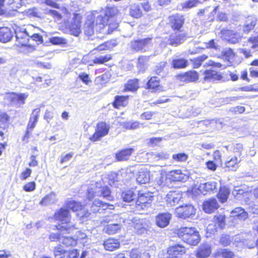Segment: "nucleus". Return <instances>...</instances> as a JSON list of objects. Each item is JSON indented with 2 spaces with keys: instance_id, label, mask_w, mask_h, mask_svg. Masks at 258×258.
Wrapping results in <instances>:
<instances>
[{
  "instance_id": "58836bf2",
  "label": "nucleus",
  "mask_w": 258,
  "mask_h": 258,
  "mask_svg": "<svg viewBox=\"0 0 258 258\" xmlns=\"http://www.w3.org/2000/svg\"><path fill=\"white\" fill-rule=\"evenodd\" d=\"M136 180L139 184H146L150 181V172L147 170L141 169L137 174Z\"/></svg>"
},
{
  "instance_id": "b1692460",
  "label": "nucleus",
  "mask_w": 258,
  "mask_h": 258,
  "mask_svg": "<svg viewBox=\"0 0 258 258\" xmlns=\"http://www.w3.org/2000/svg\"><path fill=\"white\" fill-rule=\"evenodd\" d=\"M171 217V215L168 212L159 213L156 216V224L159 227L164 228L169 224Z\"/></svg>"
},
{
  "instance_id": "8fccbe9b",
  "label": "nucleus",
  "mask_w": 258,
  "mask_h": 258,
  "mask_svg": "<svg viewBox=\"0 0 258 258\" xmlns=\"http://www.w3.org/2000/svg\"><path fill=\"white\" fill-rule=\"evenodd\" d=\"M235 55V52L231 48H226L223 50L221 52V56L229 62L233 59Z\"/></svg>"
},
{
  "instance_id": "473e14b6",
  "label": "nucleus",
  "mask_w": 258,
  "mask_h": 258,
  "mask_svg": "<svg viewBox=\"0 0 258 258\" xmlns=\"http://www.w3.org/2000/svg\"><path fill=\"white\" fill-rule=\"evenodd\" d=\"M103 245L105 250L112 251L119 248L120 242L117 239L109 238L104 241Z\"/></svg>"
},
{
  "instance_id": "bf43d9fd",
  "label": "nucleus",
  "mask_w": 258,
  "mask_h": 258,
  "mask_svg": "<svg viewBox=\"0 0 258 258\" xmlns=\"http://www.w3.org/2000/svg\"><path fill=\"white\" fill-rule=\"evenodd\" d=\"M49 41L54 45L66 44L67 42L65 38L58 36L51 37L49 39Z\"/></svg>"
},
{
  "instance_id": "c03bdc74",
  "label": "nucleus",
  "mask_w": 258,
  "mask_h": 258,
  "mask_svg": "<svg viewBox=\"0 0 258 258\" xmlns=\"http://www.w3.org/2000/svg\"><path fill=\"white\" fill-rule=\"evenodd\" d=\"M43 3L47 6L56 9H60L64 15H67L69 13L68 10L65 7H61L60 5L55 2L54 0H44Z\"/></svg>"
},
{
  "instance_id": "5701e85b",
  "label": "nucleus",
  "mask_w": 258,
  "mask_h": 258,
  "mask_svg": "<svg viewBox=\"0 0 258 258\" xmlns=\"http://www.w3.org/2000/svg\"><path fill=\"white\" fill-rule=\"evenodd\" d=\"M204 80L206 81H221L223 78L220 73L213 69L206 70L204 72Z\"/></svg>"
},
{
  "instance_id": "0eeeda50",
  "label": "nucleus",
  "mask_w": 258,
  "mask_h": 258,
  "mask_svg": "<svg viewBox=\"0 0 258 258\" xmlns=\"http://www.w3.org/2000/svg\"><path fill=\"white\" fill-rule=\"evenodd\" d=\"M16 38L18 42L17 46L20 48V52L28 53L35 50V46L29 44V37L26 30L24 31H16Z\"/></svg>"
},
{
  "instance_id": "dca6fc26",
  "label": "nucleus",
  "mask_w": 258,
  "mask_h": 258,
  "mask_svg": "<svg viewBox=\"0 0 258 258\" xmlns=\"http://www.w3.org/2000/svg\"><path fill=\"white\" fill-rule=\"evenodd\" d=\"M177 77L181 82L186 83H193L198 81L199 74L196 71L189 70L178 74Z\"/></svg>"
},
{
  "instance_id": "ddd939ff",
  "label": "nucleus",
  "mask_w": 258,
  "mask_h": 258,
  "mask_svg": "<svg viewBox=\"0 0 258 258\" xmlns=\"http://www.w3.org/2000/svg\"><path fill=\"white\" fill-rule=\"evenodd\" d=\"M145 88L151 93H157L163 91L161 79L157 76H149L145 84Z\"/></svg>"
},
{
  "instance_id": "c9c22d12",
  "label": "nucleus",
  "mask_w": 258,
  "mask_h": 258,
  "mask_svg": "<svg viewBox=\"0 0 258 258\" xmlns=\"http://www.w3.org/2000/svg\"><path fill=\"white\" fill-rule=\"evenodd\" d=\"M22 0H9L7 5L8 12L10 14V17L15 15L18 9L22 6Z\"/></svg>"
},
{
  "instance_id": "72a5a7b5",
  "label": "nucleus",
  "mask_w": 258,
  "mask_h": 258,
  "mask_svg": "<svg viewBox=\"0 0 258 258\" xmlns=\"http://www.w3.org/2000/svg\"><path fill=\"white\" fill-rule=\"evenodd\" d=\"M40 113V108L39 107L35 108L32 110L27 126V130L31 131L35 127L36 124L38 122Z\"/></svg>"
},
{
  "instance_id": "5fc2aeb1",
  "label": "nucleus",
  "mask_w": 258,
  "mask_h": 258,
  "mask_svg": "<svg viewBox=\"0 0 258 258\" xmlns=\"http://www.w3.org/2000/svg\"><path fill=\"white\" fill-rule=\"evenodd\" d=\"M216 255L222 258H233L234 254L228 249H222L217 251Z\"/></svg>"
},
{
  "instance_id": "a18cd8bd",
  "label": "nucleus",
  "mask_w": 258,
  "mask_h": 258,
  "mask_svg": "<svg viewBox=\"0 0 258 258\" xmlns=\"http://www.w3.org/2000/svg\"><path fill=\"white\" fill-rule=\"evenodd\" d=\"M239 162L240 161L236 157H232L229 160L225 162V168H227L228 170H235L239 166Z\"/></svg>"
},
{
  "instance_id": "3c124183",
  "label": "nucleus",
  "mask_w": 258,
  "mask_h": 258,
  "mask_svg": "<svg viewBox=\"0 0 258 258\" xmlns=\"http://www.w3.org/2000/svg\"><path fill=\"white\" fill-rule=\"evenodd\" d=\"M121 196L123 201L131 202L134 200L136 194L132 190L128 189L123 191Z\"/></svg>"
},
{
  "instance_id": "2eb2a0df",
  "label": "nucleus",
  "mask_w": 258,
  "mask_h": 258,
  "mask_svg": "<svg viewBox=\"0 0 258 258\" xmlns=\"http://www.w3.org/2000/svg\"><path fill=\"white\" fill-rule=\"evenodd\" d=\"M82 16L79 13L74 14L73 22L69 27L71 34L75 36H78L81 32V23Z\"/></svg>"
},
{
  "instance_id": "774afa93",
  "label": "nucleus",
  "mask_w": 258,
  "mask_h": 258,
  "mask_svg": "<svg viewBox=\"0 0 258 258\" xmlns=\"http://www.w3.org/2000/svg\"><path fill=\"white\" fill-rule=\"evenodd\" d=\"M247 42L252 43L251 48L255 49L258 47V35L255 36H251L247 39Z\"/></svg>"
},
{
  "instance_id": "680f3d73",
  "label": "nucleus",
  "mask_w": 258,
  "mask_h": 258,
  "mask_svg": "<svg viewBox=\"0 0 258 258\" xmlns=\"http://www.w3.org/2000/svg\"><path fill=\"white\" fill-rule=\"evenodd\" d=\"M5 0H0V16L6 17H10V14L8 12L7 7H5Z\"/></svg>"
},
{
  "instance_id": "f257e3e1",
  "label": "nucleus",
  "mask_w": 258,
  "mask_h": 258,
  "mask_svg": "<svg viewBox=\"0 0 258 258\" xmlns=\"http://www.w3.org/2000/svg\"><path fill=\"white\" fill-rule=\"evenodd\" d=\"M118 13L116 7H107L103 14L92 13L87 16L83 26L85 34L91 36L94 34L95 30L100 31L103 29L107 24V20Z\"/></svg>"
},
{
  "instance_id": "20e7f679",
  "label": "nucleus",
  "mask_w": 258,
  "mask_h": 258,
  "mask_svg": "<svg viewBox=\"0 0 258 258\" xmlns=\"http://www.w3.org/2000/svg\"><path fill=\"white\" fill-rule=\"evenodd\" d=\"M54 218L55 220L61 222L60 224L55 226L56 229L62 234L75 233L78 228L74 224H70L71 215L69 209L60 208L54 214Z\"/></svg>"
},
{
  "instance_id": "9d476101",
  "label": "nucleus",
  "mask_w": 258,
  "mask_h": 258,
  "mask_svg": "<svg viewBox=\"0 0 258 258\" xmlns=\"http://www.w3.org/2000/svg\"><path fill=\"white\" fill-rule=\"evenodd\" d=\"M28 94L26 93H17L14 92H8L5 94L4 100L10 105L15 104L23 105L25 103V100L28 97Z\"/></svg>"
},
{
  "instance_id": "09e8293b",
  "label": "nucleus",
  "mask_w": 258,
  "mask_h": 258,
  "mask_svg": "<svg viewBox=\"0 0 258 258\" xmlns=\"http://www.w3.org/2000/svg\"><path fill=\"white\" fill-rule=\"evenodd\" d=\"M55 196V194L53 191H51L46 195L39 202V204L41 206H47L50 203H53V199Z\"/></svg>"
},
{
  "instance_id": "a211bd4d",
  "label": "nucleus",
  "mask_w": 258,
  "mask_h": 258,
  "mask_svg": "<svg viewBox=\"0 0 258 258\" xmlns=\"http://www.w3.org/2000/svg\"><path fill=\"white\" fill-rule=\"evenodd\" d=\"M135 152L133 148H123L118 150L115 154V159L117 161H126L129 160Z\"/></svg>"
},
{
  "instance_id": "e433bc0d",
  "label": "nucleus",
  "mask_w": 258,
  "mask_h": 258,
  "mask_svg": "<svg viewBox=\"0 0 258 258\" xmlns=\"http://www.w3.org/2000/svg\"><path fill=\"white\" fill-rule=\"evenodd\" d=\"M13 33L10 28L7 27H3L0 28V41L3 43H6L10 40L13 37Z\"/></svg>"
},
{
  "instance_id": "de8ad7c7",
  "label": "nucleus",
  "mask_w": 258,
  "mask_h": 258,
  "mask_svg": "<svg viewBox=\"0 0 258 258\" xmlns=\"http://www.w3.org/2000/svg\"><path fill=\"white\" fill-rule=\"evenodd\" d=\"M217 182L215 181H208L205 183L203 186V191L206 193L214 192L217 189Z\"/></svg>"
},
{
  "instance_id": "4468645a",
  "label": "nucleus",
  "mask_w": 258,
  "mask_h": 258,
  "mask_svg": "<svg viewBox=\"0 0 258 258\" xmlns=\"http://www.w3.org/2000/svg\"><path fill=\"white\" fill-rule=\"evenodd\" d=\"M153 197L148 192H143L142 190L138 192L136 206L140 209H144L152 202Z\"/></svg>"
},
{
  "instance_id": "bb28decb",
  "label": "nucleus",
  "mask_w": 258,
  "mask_h": 258,
  "mask_svg": "<svg viewBox=\"0 0 258 258\" xmlns=\"http://www.w3.org/2000/svg\"><path fill=\"white\" fill-rule=\"evenodd\" d=\"M181 196L180 194L175 191H170L166 195L165 201L166 205L168 207H172L178 204Z\"/></svg>"
},
{
  "instance_id": "aec40b11",
  "label": "nucleus",
  "mask_w": 258,
  "mask_h": 258,
  "mask_svg": "<svg viewBox=\"0 0 258 258\" xmlns=\"http://www.w3.org/2000/svg\"><path fill=\"white\" fill-rule=\"evenodd\" d=\"M186 171L180 169H175L169 171L168 175L172 182L185 181L188 178V175L185 173Z\"/></svg>"
},
{
  "instance_id": "13d9d810",
  "label": "nucleus",
  "mask_w": 258,
  "mask_h": 258,
  "mask_svg": "<svg viewBox=\"0 0 258 258\" xmlns=\"http://www.w3.org/2000/svg\"><path fill=\"white\" fill-rule=\"evenodd\" d=\"M102 201L99 199L95 200L91 206V210L93 213H100V209H101V204Z\"/></svg>"
},
{
  "instance_id": "1a4fd4ad",
  "label": "nucleus",
  "mask_w": 258,
  "mask_h": 258,
  "mask_svg": "<svg viewBox=\"0 0 258 258\" xmlns=\"http://www.w3.org/2000/svg\"><path fill=\"white\" fill-rule=\"evenodd\" d=\"M109 130V124L104 121H99L96 125L94 133L89 137V139L92 142L99 141L108 134Z\"/></svg>"
},
{
  "instance_id": "052dcab7",
  "label": "nucleus",
  "mask_w": 258,
  "mask_h": 258,
  "mask_svg": "<svg viewBox=\"0 0 258 258\" xmlns=\"http://www.w3.org/2000/svg\"><path fill=\"white\" fill-rule=\"evenodd\" d=\"M167 65V62H161L157 66H156L155 70L154 73L155 75L157 76H160L161 74L164 72V70L165 67Z\"/></svg>"
},
{
  "instance_id": "7c9ffc66",
  "label": "nucleus",
  "mask_w": 258,
  "mask_h": 258,
  "mask_svg": "<svg viewBox=\"0 0 258 258\" xmlns=\"http://www.w3.org/2000/svg\"><path fill=\"white\" fill-rule=\"evenodd\" d=\"M211 247L207 244L200 245L197 249L196 256L197 258H207L211 254Z\"/></svg>"
},
{
  "instance_id": "e2e57ef3",
  "label": "nucleus",
  "mask_w": 258,
  "mask_h": 258,
  "mask_svg": "<svg viewBox=\"0 0 258 258\" xmlns=\"http://www.w3.org/2000/svg\"><path fill=\"white\" fill-rule=\"evenodd\" d=\"M32 170L29 167H26L20 174V177L22 180H26L32 173Z\"/></svg>"
},
{
  "instance_id": "393cba45",
  "label": "nucleus",
  "mask_w": 258,
  "mask_h": 258,
  "mask_svg": "<svg viewBox=\"0 0 258 258\" xmlns=\"http://www.w3.org/2000/svg\"><path fill=\"white\" fill-rule=\"evenodd\" d=\"M230 192L231 190L229 187L226 185H221L216 195V197L220 203L223 204L227 202Z\"/></svg>"
},
{
  "instance_id": "79ce46f5",
  "label": "nucleus",
  "mask_w": 258,
  "mask_h": 258,
  "mask_svg": "<svg viewBox=\"0 0 258 258\" xmlns=\"http://www.w3.org/2000/svg\"><path fill=\"white\" fill-rule=\"evenodd\" d=\"M208 58L207 54H203L196 57L190 59L192 67L194 69H198L202 64L203 62Z\"/></svg>"
},
{
  "instance_id": "864d4df0",
  "label": "nucleus",
  "mask_w": 258,
  "mask_h": 258,
  "mask_svg": "<svg viewBox=\"0 0 258 258\" xmlns=\"http://www.w3.org/2000/svg\"><path fill=\"white\" fill-rule=\"evenodd\" d=\"M120 229V225L118 224H110L105 227V232L108 234H114Z\"/></svg>"
},
{
  "instance_id": "a19ab883",
  "label": "nucleus",
  "mask_w": 258,
  "mask_h": 258,
  "mask_svg": "<svg viewBox=\"0 0 258 258\" xmlns=\"http://www.w3.org/2000/svg\"><path fill=\"white\" fill-rule=\"evenodd\" d=\"M157 184L161 187H169L172 181L168 173L161 175L156 181Z\"/></svg>"
},
{
  "instance_id": "4be33fe9",
  "label": "nucleus",
  "mask_w": 258,
  "mask_h": 258,
  "mask_svg": "<svg viewBox=\"0 0 258 258\" xmlns=\"http://www.w3.org/2000/svg\"><path fill=\"white\" fill-rule=\"evenodd\" d=\"M145 155L147 156V161L150 163L166 160L169 158V154L164 152H147Z\"/></svg>"
},
{
  "instance_id": "f8f14e48",
  "label": "nucleus",
  "mask_w": 258,
  "mask_h": 258,
  "mask_svg": "<svg viewBox=\"0 0 258 258\" xmlns=\"http://www.w3.org/2000/svg\"><path fill=\"white\" fill-rule=\"evenodd\" d=\"M187 248L182 244L175 243L169 246L167 249L166 258H182L185 254Z\"/></svg>"
},
{
  "instance_id": "c85d7f7f",
  "label": "nucleus",
  "mask_w": 258,
  "mask_h": 258,
  "mask_svg": "<svg viewBox=\"0 0 258 258\" xmlns=\"http://www.w3.org/2000/svg\"><path fill=\"white\" fill-rule=\"evenodd\" d=\"M116 45L115 40L110 39L98 45L92 51L95 53H99L102 51H111Z\"/></svg>"
},
{
  "instance_id": "f03ea898",
  "label": "nucleus",
  "mask_w": 258,
  "mask_h": 258,
  "mask_svg": "<svg viewBox=\"0 0 258 258\" xmlns=\"http://www.w3.org/2000/svg\"><path fill=\"white\" fill-rule=\"evenodd\" d=\"M85 234L81 231H77L73 236H63L61 244L54 247L53 255L54 258H79V251L77 249L67 250L64 248L75 247L78 241L83 239Z\"/></svg>"
},
{
  "instance_id": "ea45409f",
  "label": "nucleus",
  "mask_w": 258,
  "mask_h": 258,
  "mask_svg": "<svg viewBox=\"0 0 258 258\" xmlns=\"http://www.w3.org/2000/svg\"><path fill=\"white\" fill-rule=\"evenodd\" d=\"M257 20L256 18L248 17L246 20L245 24L243 26V32L248 33L253 30L257 23Z\"/></svg>"
},
{
  "instance_id": "412c9836",
  "label": "nucleus",
  "mask_w": 258,
  "mask_h": 258,
  "mask_svg": "<svg viewBox=\"0 0 258 258\" xmlns=\"http://www.w3.org/2000/svg\"><path fill=\"white\" fill-rule=\"evenodd\" d=\"M222 36L227 41L232 44H235L241 40V36L233 30L224 29L221 31Z\"/></svg>"
},
{
  "instance_id": "7ed1b4c3",
  "label": "nucleus",
  "mask_w": 258,
  "mask_h": 258,
  "mask_svg": "<svg viewBox=\"0 0 258 258\" xmlns=\"http://www.w3.org/2000/svg\"><path fill=\"white\" fill-rule=\"evenodd\" d=\"M168 25L174 31L169 37V43L171 46H178L187 38V33L182 30L185 23L184 16L178 13L172 14L168 16Z\"/></svg>"
},
{
  "instance_id": "6e6552de",
  "label": "nucleus",
  "mask_w": 258,
  "mask_h": 258,
  "mask_svg": "<svg viewBox=\"0 0 258 258\" xmlns=\"http://www.w3.org/2000/svg\"><path fill=\"white\" fill-rule=\"evenodd\" d=\"M151 10V6L149 2L146 1L139 4H133L130 8L129 15L134 19H139Z\"/></svg>"
},
{
  "instance_id": "2f4dec72",
  "label": "nucleus",
  "mask_w": 258,
  "mask_h": 258,
  "mask_svg": "<svg viewBox=\"0 0 258 258\" xmlns=\"http://www.w3.org/2000/svg\"><path fill=\"white\" fill-rule=\"evenodd\" d=\"M231 214H232L231 217L234 220L244 221L248 218L247 212L240 207L235 208L231 212Z\"/></svg>"
},
{
  "instance_id": "49530a36",
  "label": "nucleus",
  "mask_w": 258,
  "mask_h": 258,
  "mask_svg": "<svg viewBox=\"0 0 258 258\" xmlns=\"http://www.w3.org/2000/svg\"><path fill=\"white\" fill-rule=\"evenodd\" d=\"M187 65V60L183 58L174 59L171 63L172 67L176 69L185 68Z\"/></svg>"
},
{
  "instance_id": "9b49d317",
  "label": "nucleus",
  "mask_w": 258,
  "mask_h": 258,
  "mask_svg": "<svg viewBox=\"0 0 258 258\" xmlns=\"http://www.w3.org/2000/svg\"><path fill=\"white\" fill-rule=\"evenodd\" d=\"M196 211V209L192 205L185 204L177 207L175 210L174 214L178 218L185 219L194 216Z\"/></svg>"
},
{
  "instance_id": "69168bd1",
  "label": "nucleus",
  "mask_w": 258,
  "mask_h": 258,
  "mask_svg": "<svg viewBox=\"0 0 258 258\" xmlns=\"http://www.w3.org/2000/svg\"><path fill=\"white\" fill-rule=\"evenodd\" d=\"M155 114L156 112L153 111H145L140 115V118L142 120H151Z\"/></svg>"
},
{
  "instance_id": "6ab92c4d",
  "label": "nucleus",
  "mask_w": 258,
  "mask_h": 258,
  "mask_svg": "<svg viewBox=\"0 0 258 258\" xmlns=\"http://www.w3.org/2000/svg\"><path fill=\"white\" fill-rule=\"evenodd\" d=\"M66 206L68 208L74 212L82 210L84 211V214L80 216L81 218L87 217L90 215V213L87 211L85 210L83 205L80 202L75 200L68 201L66 202Z\"/></svg>"
},
{
  "instance_id": "4c0bfd02",
  "label": "nucleus",
  "mask_w": 258,
  "mask_h": 258,
  "mask_svg": "<svg viewBox=\"0 0 258 258\" xmlns=\"http://www.w3.org/2000/svg\"><path fill=\"white\" fill-rule=\"evenodd\" d=\"M23 14L28 18H41L42 16L39 8L35 7L25 10L23 12Z\"/></svg>"
},
{
  "instance_id": "a878e982",
  "label": "nucleus",
  "mask_w": 258,
  "mask_h": 258,
  "mask_svg": "<svg viewBox=\"0 0 258 258\" xmlns=\"http://www.w3.org/2000/svg\"><path fill=\"white\" fill-rule=\"evenodd\" d=\"M140 88V80L137 78L129 79L127 82L124 84V88L122 91V92H136Z\"/></svg>"
},
{
  "instance_id": "c756f323",
  "label": "nucleus",
  "mask_w": 258,
  "mask_h": 258,
  "mask_svg": "<svg viewBox=\"0 0 258 258\" xmlns=\"http://www.w3.org/2000/svg\"><path fill=\"white\" fill-rule=\"evenodd\" d=\"M113 55L111 53H107L105 55H100L95 56L92 60L91 65H107V62L113 59Z\"/></svg>"
},
{
  "instance_id": "338daca9",
  "label": "nucleus",
  "mask_w": 258,
  "mask_h": 258,
  "mask_svg": "<svg viewBox=\"0 0 258 258\" xmlns=\"http://www.w3.org/2000/svg\"><path fill=\"white\" fill-rule=\"evenodd\" d=\"M162 140V137H152L148 140V144L152 146H158Z\"/></svg>"
},
{
  "instance_id": "f704fd0d",
  "label": "nucleus",
  "mask_w": 258,
  "mask_h": 258,
  "mask_svg": "<svg viewBox=\"0 0 258 258\" xmlns=\"http://www.w3.org/2000/svg\"><path fill=\"white\" fill-rule=\"evenodd\" d=\"M213 222L216 228L223 229L226 224V216L224 214H219L213 216Z\"/></svg>"
},
{
  "instance_id": "6e6d98bb",
  "label": "nucleus",
  "mask_w": 258,
  "mask_h": 258,
  "mask_svg": "<svg viewBox=\"0 0 258 258\" xmlns=\"http://www.w3.org/2000/svg\"><path fill=\"white\" fill-rule=\"evenodd\" d=\"M106 26L108 27L107 34H110L118 28V24L114 20L108 19V21L107 20V24L105 25Z\"/></svg>"
},
{
  "instance_id": "cd10ccee",
  "label": "nucleus",
  "mask_w": 258,
  "mask_h": 258,
  "mask_svg": "<svg viewBox=\"0 0 258 258\" xmlns=\"http://www.w3.org/2000/svg\"><path fill=\"white\" fill-rule=\"evenodd\" d=\"M129 98V95H116L112 105L115 109L125 107L128 103Z\"/></svg>"
},
{
  "instance_id": "f3484780",
  "label": "nucleus",
  "mask_w": 258,
  "mask_h": 258,
  "mask_svg": "<svg viewBox=\"0 0 258 258\" xmlns=\"http://www.w3.org/2000/svg\"><path fill=\"white\" fill-rule=\"evenodd\" d=\"M220 205L215 198H211L205 200L202 204V208L205 213L212 214L217 210Z\"/></svg>"
},
{
  "instance_id": "423d86ee",
  "label": "nucleus",
  "mask_w": 258,
  "mask_h": 258,
  "mask_svg": "<svg viewBox=\"0 0 258 258\" xmlns=\"http://www.w3.org/2000/svg\"><path fill=\"white\" fill-rule=\"evenodd\" d=\"M153 37L137 38L132 40L130 43V49L133 52H144L153 45Z\"/></svg>"
},
{
  "instance_id": "37998d69",
  "label": "nucleus",
  "mask_w": 258,
  "mask_h": 258,
  "mask_svg": "<svg viewBox=\"0 0 258 258\" xmlns=\"http://www.w3.org/2000/svg\"><path fill=\"white\" fill-rule=\"evenodd\" d=\"M208 1L209 0H188L181 4V8L182 10L191 9L198 6L199 4H201Z\"/></svg>"
},
{
  "instance_id": "4d7b16f0",
  "label": "nucleus",
  "mask_w": 258,
  "mask_h": 258,
  "mask_svg": "<svg viewBox=\"0 0 258 258\" xmlns=\"http://www.w3.org/2000/svg\"><path fill=\"white\" fill-rule=\"evenodd\" d=\"M188 155L184 153H179L172 155L173 160L177 162H185L188 159Z\"/></svg>"
},
{
  "instance_id": "39448f33",
  "label": "nucleus",
  "mask_w": 258,
  "mask_h": 258,
  "mask_svg": "<svg viewBox=\"0 0 258 258\" xmlns=\"http://www.w3.org/2000/svg\"><path fill=\"white\" fill-rule=\"evenodd\" d=\"M175 234L183 242L191 246L197 245L201 241L200 233L195 227H181L176 229Z\"/></svg>"
},
{
  "instance_id": "603ef678",
  "label": "nucleus",
  "mask_w": 258,
  "mask_h": 258,
  "mask_svg": "<svg viewBox=\"0 0 258 258\" xmlns=\"http://www.w3.org/2000/svg\"><path fill=\"white\" fill-rule=\"evenodd\" d=\"M100 191V196L103 198H105L110 201H112L113 200V197L111 195V190L108 186L101 187Z\"/></svg>"
},
{
  "instance_id": "0e129e2a",
  "label": "nucleus",
  "mask_w": 258,
  "mask_h": 258,
  "mask_svg": "<svg viewBox=\"0 0 258 258\" xmlns=\"http://www.w3.org/2000/svg\"><path fill=\"white\" fill-rule=\"evenodd\" d=\"M23 188L27 192L32 191L36 188V183L34 181L28 182L23 185Z\"/></svg>"
}]
</instances>
